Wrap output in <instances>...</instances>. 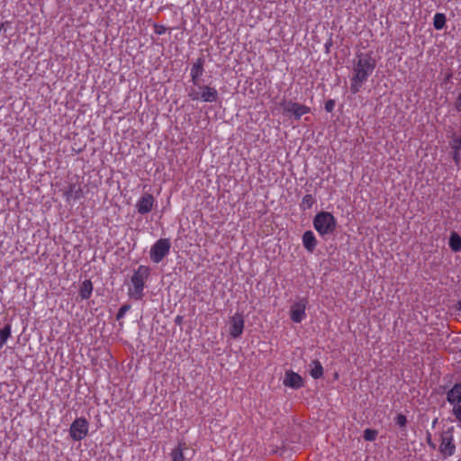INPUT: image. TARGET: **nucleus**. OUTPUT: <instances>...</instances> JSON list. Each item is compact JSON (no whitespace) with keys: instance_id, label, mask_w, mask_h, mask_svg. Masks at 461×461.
I'll use <instances>...</instances> for the list:
<instances>
[{"instance_id":"nucleus-3","label":"nucleus","mask_w":461,"mask_h":461,"mask_svg":"<svg viewBox=\"0 0 461 461\" xmlns=\"http://www.w3.org/2000/svg\"><path fill=\"white\" fill-rule=\"evenodd\" d=\"M336 225L337 222L334 216L328 212H321L313 219V227L321 236L332 233L336 229Z\"/></svg>"},{"instance_id":"nucleus-15","label":"nucleus","mask_w":461,"mask_h":461,"mask_svg":"<svg viewBox=\"0 0 461 461\" xmlns=\"http://www.w3.org/2000/svg\"><path fill=\"white\" fill-rule=\"evenodd\" d=\"M92 292H93L92 282L90 280H85L80 286V291H79L80 297L82 299H88L91 296Z\"/></svg>"},{"instance_id":"nucleus-4","label":"nucleus","mask_w":461,"mask_h":461,"mask_svg":"<svg viewBox=\"0 0 461 461\" xmlns=\"http://www.w3.org/2000/svg\"><path fill=\"white\" fill-rule=\"evenodd\" d=\"M188 95L194 101L212 103L217 100L218 92L214 87L196 85L189 90Z\"/></svg>"},{"instance_id":"nucleus-26","label":"nucleus","mask_w":461,"mask_h":461,"mask_svg":"<svg viewBox=\"0 0 461 461\" xmlns=\"http://www.w3.org/2000/svg\"><path fill=\"white\" fill-rule=\"evenodd\" d=\"M407 422V420H406V417L402 414H399L397 417H396V424L399 425L400 427H403Z\"/></svg>"},{"instance_id":"nucleus-14","label":"nucleus","mask_w":461,"mask_h":461,"mask_svg":"<svg viewBox=\"0 0 461 461\" xmlns=\"http://www.w3.org/2000/svg\"><path fill=\"white\" fill-rule=\"evenodd\" d=\"M447 402L451 404L460 405L461 402V384H456L448 393H447Z\"/></svg>"},{"instance_id":"nucleus-17","label":"nucleus","mask_w":461,"mask_h":461,"mask_svg":"<svg viewBox=\"0 0 461 461\" xmlns=\"http://www.w3.org/2000/svg\"><path fill=\"white\" fill-rule=\"evenodd\" d=\"M203 65L200 60L193 65L190 74L195 86L197 85L198 78L203 75Z\"/></svg>"},{"instance_id":"nucleus-28","label":"nucleus","mask_w":461,"mask_h":461,"mask_svg":"<svg viewBox=\"0 0 461 461\" xmlns=\"http://www.w3.org/2000/svg\"><path fill=\"white\" fill-rule=\"evenodd\" d=\"M335 106V103L333 100H329L325 104V109L327 112H331Z\"/></svg>"},{"instance_id":"nucleus-11","label":"nucleus","mask_w":461,"mask_h":461,"mask_svg":"<svg viewBox=\"0 0 461 461\" xmlns=\"http://www.w3.org/2000/svg\"><path fill=\"white\" fill-rule=\"evenodd\" d=\"M283 384L286 387L298 389L303 386V378L293 371H287L285 375Z\"/></svg>"},{"instance_id":"nucleus-23","label":"nucleus","mask_w":461,"mask_h":461,"mask_svg":"<svg viewBox=\"0 0 461 461\" xmlns=\"http://www.w3.org/2000/svg\"><path fill=\"white\" fill-rule=\"evenodd\" d=\"M364 438L366 440L373 441L376 438V431L373 429H366L364 431Z\"/></svg>"},{"instance_id":"nucleus-7","label":"nucleus","mask_w":461,"mask_h":461,"mask_svg":"<svg viewBox=\"0 0 461 461\" xmlns=\"http://www.w3.org/2000/svg\"><path fill=\"white\" fill-rule=\"evenodd\" d=\"M280 105L285 113L291 114L295 119H300L303 115L310 113L308 106L292 101H283Z\"/></svg>"},{"instance_id":"nucleus-9","label":"nucleus","mask_w":461,"mask_h":461,"mask_svg":"<svg viewBox=\"0 0 461 461\" xmlns=\"http://www.w3.org/2000/svg\"><path fill=\"white\" fill-rule=\"evenodd\" d=\"M244 330V319L240 313H235L230 318L229 321V332L230 335L237 339L240 337Z\"/></svg>"},{"instance_id":"nucleus-21","label":"nucleus","mask_w":461,"mask_h":461,"mask_svg":"<svg viewBox=\"0 0 461 461\" xmlns=\"http://www.w3.org/2000/svg\"><path fill=\"white\" fill-rule=\"evenodd\" d=\"M172 461H184V454H183V445L179 444L176 448H174L171 452Z\"/></svg>"},{"instance_id":"nucleus-20","label":"nucleus","mask_w":461,"mask_h":461,"mask_svg":"<svg viewBox=\"0 0 461 461\" xmlns=\"http://www.w3.org/2000/svg\"><path fill=\"white\" fill-rule=\"evenodd\" d=\"M312 367L311 369V375L313 377V378H320L321 376H322L323 375V368L321 365L320 362L318 361H314L312 362Z\"/></svg>"},{"instance_id":"nucleus-2","label":"nucleus","mask_w":461,"mask_h":461,"mask_svg":"<svg viewBox=\"0 0 461 461\" xmlns=\"http://www.w3.org/2000/svg\"><path fill=\"white\" fill-rule=\"evenodd\" d=\"M149 276V268L145 266H140L134 272L131 276V286L129 288V295L131 298L139 300L142 297L145 280Z\"/></svg>"},{"instance_id":"nucleus-30","label":"nucleus","mask_w":461,"mask_h":461,"mask_svg":"<svg viewBox=\"0 0 461 461\" xmlns=\"http://www.w3.org/2000/svg\"><path fill=\"white\" fill-rule=\"evenodd\" d=\"M164 32H165V29H164L163 27H162L161 29H159V30H157V32H158V34H161V33H163Z\"/></svg>"},{"instance_id":"nucleus-29","label":"nucleus","mask_w":461,"mask_h":461,"mask_svg":"<svg viewBox=\"0 0 461 461\" xmlns=\"http://www.w3.org/2000/svg\"><path fill=\"white\" fill-rule=\"evenodd\" d=\"M453 148L457 150L461 149V140L456 139L454 140Z\"/></svg>"},{"instance_id":"nucleus-19","label":"nucleus","mask_w":461,"mask_h":461,"mask_svg":"<svg viewBox=\"0 0 461 461\" xmlns=\"http://www.w3.org/2000/svg\"><path fill=\"white\" fill-rule=\"evenodd\" d=\"M446 23V16L443 14L437 13L433 18V25L435 29L441 30Z\"/></svg>"},{"instance_id":"nucleus-24","label":"nucleus","mask_w":461,"mask_h":461,"mask_svg":"<svg viewBox=\"0 0 461 461\" xmlns=\"http://www.w3.org/2000/svg\"><path fill=\"white\" fill-rule=\"evenodd\" d=\"M75 185H70L69 186V189L68 191L65 192V195L67 197V200H70L71 198H78L79 197V191H77L76 192V194H73V189H74Z\"/></svg>"},{"instance_id":"nucleus-6","label":"nucleus","mask_w":461,"mask_h":461,"mask_svg":"<svg viewBox=\"0 0 461 461\" xmlns=\"http://www.w3.org/2000/svg\"><path fill=\"white\" fill-rule=\"evenodd\" d=\"M88 429V421L85 418H77L70 425L69 435L74 440L79 441L86 437Z\"/></svg>"},{"instance_id":"nucleus-1","label":"nucleus","mask_w":461,"mask_h":461,"mask_svg":"<svg viewBox=\"0 0 461 461\" xmlns=\"http://www.w3.org/2000/svg\"><path fill=\"white\" fill-rule=\"evenodd\" d=\"M375 68V60L368 54H360L357 56V62L354 68V75L352 77L351 91L357 93L366 82L368 77L373 73Z\"/></svg>"},{"instance_id":"nucleus-27","label":"nucleus","mask_w":461,"mask_h":461,"mask_svg":"<svg viewBox=\"0 0 461 461\" xmlns=\"http://www.w3.org/2000/svg\"><path fill=\"white\" fill-rule=\"evenodd\" d=\"M130 309V306L129 305H123L121 307V309L119 310V312L117 314V318H122L127 311H129Z\"/></svg>"},{"instance_id":"nucleus-5","label":"nucleus","mask_w":461,"mask_h":461,"mask_svg":"<svg viewBox=\"0 0 461 461\" xmlns=\"http://www.w3.org/2000/svg\"><path fill=\"white\" fill-rule=\"evenodd\" d=\"M171 244L168 239H159L150 249V259L154 263H159L169 253Z\"/></svg>"},{"instance_id":"nucleus-22","label":"nucleus","mask_w":461,"mask_h":461,"mask_svg":"<svg viewBox=\"0 0 461 461\" xmlns=\"http://www.w3.org/2000/svg\"><path fill=\"white\" fill-rule=\"evenodd\" d=\"M313 202V197L311 194H306L303 198L301 206L303 210L310 209L312 206Z\"/></svg>"},{"instance_id":"nucleus-16","label":"nucleus","mask_w":461,"mask_h":461,"mask_svg":"<svg viewBox=\"0 0 461 461\" xmlns=\"http://www.w3.org/2000/svg\"><path fill=\"white\" fill-rule=\"evenodd\" d=\"M449 247L454 252L461 251V237L456 232L451 233L449 237Z\"/></svg>"},{"instance_id":"nucleus-31","label":"nucleus","mask_w":461,"mask_h":461,"mask_svg":"<svg viewBox=\"0 0 461 461\" xmlns=\"http://www.w3.org/2000/svg\"><path fill=\"white\" fill-rule=\"evenodd\" d=\"M3 27H4V24H1L0 25V32H2Z\"/></svg>"},{"instance_id":"nucleus-12","label":"nucleus","mask_w":461,"mask_h":461,"mask_svg":"<svg viewBox=\"0 0 461 461\" xmlns=\"http://www.w3.org/2000/svg\"><path fill=\"white\" fill-rule=\"evenodd\" d=\"M439 447L443 455L447 456H452L456 449L452 436L448 434L443 435Z\"/></svg>"},{"instance_id":"nucleus-25","label":"nucleus","mask_w":461,"mask_h":461,"mask_svg":"<svg viewBox=\"0 0 461 461\" xmlns=\"http://www.w3.org/2000/svg\"><path fill=\"white\" fill-rule=\"evenodd\" d=\"M453 414L456 419L461 423V405H455L453 407Z\"/></svg>"},{"instance_id":"nucleus-10","label":"nucleus","mask_w":461,"mask_h":461,"mask_svg":"<svg viewBox=\"0 0 461 461\" xmlns=\"http://www.w3.org/2000/svg\"><path fill=\"white\" fill-rule=\"evenodd\" d=\"M155 203V198L150 194H144L140 197V199L136 202V209L137 212L140 214H146L149 212Z\"/></svg>"},{"instance_id":"nucleus-18","label":"nucleus","mask_w":461,"mask_h":461,"mask_svg":"<svg viewBox=\"0 0 461 461\" xmlns=\"http://www.w3.org/2000/svg\"><path fill=\"white\" fill-rule=\"evenodd\" d=\"M11 325L7 324L0 330V348L6 343L8 338L11 336Z\"/></svg>"},{"instance_id":"nucleus-8","label":"nucleus","mask_w":461,"mask_h":461,"mask_svg":"<svg viewBox=\"0 0 461 461\" xmlns=\"http://www.w3.org/2000/svg\"><path fill=\"white\" fill-rule=\"evenodd\" d=\"M306 299H300L294 303L290 308V318L295 323L302 322L306 317Z\"/></svg>"},{"instance_id":"nucleus-13","label":"nucleus","mask_w":461,"mask_h":461,"mask_svg":"<svg viewBox=\"0 0 461 461\" xmlns=\"http://www.w3.org/2000/svg\"><path fill=\"white\" fill-rule=\"evenodd\" d=\"M303 244L308 251L312 252L314 250L317 245V240L312 230H307L303 233Z\"/></svg>"}]
</instances>
